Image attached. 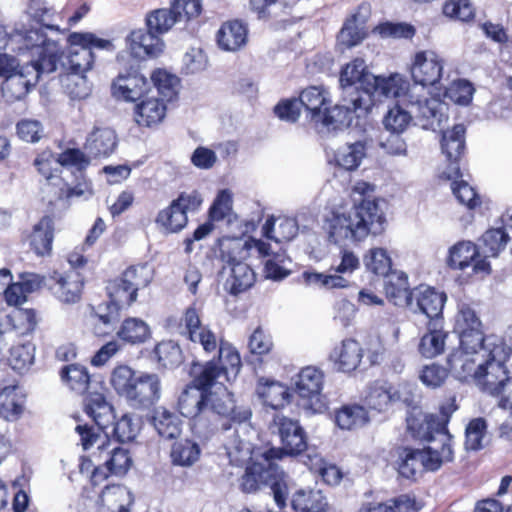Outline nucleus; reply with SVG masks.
<instances>
[{
  "instance_id": "61",
  "label": "nucleus",
  "mask_w": 512,
  "mask_h": 512,
  "mask_svg": "<svg viewBox=\"0 0 512 512\" xmlns=\"http://www.w3.org/2000/svg\"><path fill=\"white\" fill-rule=\"evenodd\" d=\"M272 337L261 326H258L250 335L248 348L256 360L263 361V357L269 355L273 349Z\"/></svg>"
},
{
  "instance_id": "36",
  "label": "nucleus",
  "mask_w": 512,
  "mask_h": 512,
  "mask_svg": "<svg viewBox=\"0 0 512 512\" xmlns=\"http://www.w3.org/2000/svg\"><path fill=\"white\" fill-rule=\"evenodd\" d=\"M256 392L263 403L274 410L285 407L292 398L288 386L279 381L264 378L259 379Z\"/></svg>"
},
{
  "instance_id": "50",
  "label": "nucleus",
  "mask_w": 512,
  "mask_h": 512,
  "mask_svg": "<svg viewBox=\"0 0 512 512\" xmlns=\"http://www.w3.org/2000/svg\"><path fill=\"white\" fill-rule=\"evenodd\" d=\"M368 421V411L358 404L344 405L335 413V422L343 430L362 427Z\"/></svg>"
},
{
  "instance_id": "46",
  "label": "nucleus",
  "mask_w": 512,
  "mask_h": 512,
  "mask_svg": "<svg viewBox=\"0 0 512 512\" xmlns=\"http://www.w3.org/2000/svg\"><path fill=\"white\" fill-rule=\"evenodd\" d=\"M367 8L365 4H360L356 11L352 13L343 23L339 32L338 39L341 45L346 48H352L359 45L366 37L367 32L363 27H359V16L362 9Z\"/></svg>"
},
{
  "instance_id": "39",
  "label": "nucleus",
  "mask_w": 512,
  "mask_h": 512,
  "mask_svg": "<svg viewBox=\"0 0 512 512\" xmlns=\"http://www.w3.org/2000/svg\"><path fill=\"white\" fill-rule=\"evenodd\" d=\"M117 146V136L110 128H95L88 136L84 148L94 158L108 157Z\"/></svg>"
},
{
  "instance_id": "57",
  "label": "nucleus",
  "mask_w": 512,
  "mask_h": 512,
  "mask_svg": "<svg viewBox=\"0 0 512 512\" xmlns=\"http://www.w3.org/2000/svg\"><path fill=\"white\" fill-rule=\"evenodd\" d=\"M365 155V146L361 142L348 144L335 152L334 158L337 165L347 171L358 168Z\"/></svg>"
},
{
  "instance_id": "60",
  "label": "nucleus",
  "mask_w": 512,
  "mask_h": 512,
  "mask_svg": "<svg viewBox=\"0 0 512 512\" xmlns=\"http://www.w3.org/2000/svg\"><path fill=\"white\" fill-rule=\"evenodd\" d=\"M374 32L379 34L382 38L391 39H412L416 34V29L412 24L406 22H390L385 21L379 23Z\"/></svg>"
},
{
  "instance_id": "48",
  "label": "nucleus",
  "mask_w": 512,
  "mask_h": 512,
  "mask_svg": "<svg viewBox=\"0 0 512 512\" xmlns=\"http://www.w3.org/2000/svg\"><path fill=\"white\" fill-rule=\"evenodd\" d=\"M375 93L386 98H397L404 93L403 81L396 75L387 78L374 76L364 98V107L368 108L367 103L372 101Z\"/></svg>"
},
{
  "instance_id": "7",
  "label": "nucleus",
  "mask_w": 512,
  "mask_h": 512,
  "mask_svg": "<svg viewBox=\"0 0 512 512\" xmlns=\"http://www.w3.org/2000/svg\"><path fill=\"white\" fill-rule=\"evenodd\" d=\"M110 384L118 396L138 409L149 408L160 398L161 383L158 375L137 372L126 364L113 368Z\"/></svg>"
},
{
  "instance_id": "38",
  "label": "nucleus",
  "mask_w": 512,
  "mask_h": 512,
  "mask_svg": "<svg viewBox=\"0 0 512 512\" xmlns=\"http://www.w3.org/2000/svg\"><path fill=\"white\" fill-rule=\"evenodd\" d=\"M398 398V393L392 386H387L385 383L375 381L369 385L363 403L367 411L383 413L386 412Z\"/></svg>"
},
{
  "instance_id": "29",
  "label": "nucleus",
  "mask_w": 512,
  "mask_h": 512,
  "mask_svg": "<svg viewBox=\"0 0 512 512\" xmlns=\"http://www.w3.org/2000/svg\"><path fill=\"white\" fill-rule=\"evenodd\" d=\"M134 498L124 485H107L96 501L98 512H130Z\"/></svg>"
},
{
  "instance_id": "13",
  "label": "nucleus",
  "mask_w": 512,
  "mask_h": 512,
  "mask_svg": "<svg viewBox=\"0 0 512 512\" xmlns=\"http://www.w3.org/2000/svg\"><path fill=\"white\" fill-rule=\"evenodd\" d=\"M38 173L44 178L45 186L56 200H70L73 197H81L84 190L80 185L71 187L62 177L63 170L59 169L54 161V154L50 150L39 153L33 162Z\"/></svg>"
},
{
  "instance_id": "43",
  "label": "nucleus",
  "mask_w": 512,
  "mask_h": 512,
  "mask_svg": "<svg viewBox=\"0 0 512 512\" xmlns=\"http://www.w3.org/2000/svg\"><path fill=\"white\" fill-rule=\"evenodd\" d=\"M152 425L159 436L167 440L176 439L182 431V421L180 418L164 407L154 410Z\"/></svg>"
},
{
  "instance_id": "33",
  "label": "nucleus",
  "mask_w": 512,
  "mask_h": 512,
  "mask_svg": "<svg viewBox=\"0 0 512 512\" xmlns=\"http://www.w3.org/2000/svg\"><path fill=\"white\" fill-rule=\"evenodd\" d=\"M223 247L229 251V258L233 261L236 258H247L250 256V252L255 250L259 258H266L272 256L274 253L271 251L270 243L263 241L262 239H256L249 236L244 242L239 238L226 237L221 240Z\"/></svg>"
},
{
  "instance_id": "2",
  "label": "nucleus",
  "mask_w": 512,
  "mask_h": 512,
  "mask_svg": "<svg viewBox=\"0 0 512 512\" xmlns=\"http://www.w3.org/2000/svg\"><path fill=\"white\" fill-rule=\"evenodd\" d=\"M354 194L361 198L355 199L349 212L332 211L323 221L322 229L330 244L345 246L348 242L360 243L370 234L378 235L384 231L385 213L376 198H370L374 185L366 181H358L352 188Z\"/></svg>"
},
{
  "instance_id": "16",
  "label": "nucleus",
  "mask_w": 512,
  "mask_h": 512,
  "mask_svg": "<svg viewBox=\"0 0 512 512\" xmlns=\"http://www.w3.org/2000/svg\"><path fill=\"white\" fill-rule=\"evenodd\" d=\"M150 90L147 78L137 68L130 67L124 73H119L111 84L113 97L125 102L137 103Z\"/></svg>"
},
{
  "instance_id": "51",
  "label": "nucleus",
  "mask_w": 512,
  "mask_h": 512,
  "mask_svg": "<svg viewBox=\"0 0 512 512\" xmlns=\"http://www.w3.org/2000/svg\"><path fill=\"white\" fill-rule=\"evenodd\" d=\"M153 353L158 364L166 369L177 368L184 361L180 345L173 340H163L157 343L153 349Z\"/></svg>"
},
{
  "instance_id": "42",
  "label": "nucleus",
  "mask_w": 512,
  "mask_h": 512,
  "mask_svg": "<svg viewBox=\"0 0 512 512\" xmlns=\"http://www.w3.org/2000/svg\"><path fill=\"white\" fill-rule=\"evenodd\" d=\"M305 465L318 480L326 485L336 486L343 479V473L336 464L327 462L318 455H307Z\"/></svg>"
},
{
  "instance_id": "14",
  "label": "nucleus",
  "mask_w": 512,
  "mask_h": 512,
  "mask_svg": "<svg viewBox=\"0 0 512 512\" xmlns=\"http://www.w3.org/2000/svg\"><path fill=\"white\" fill-rule=\"evenodd\" d=\"M459 409L455 394L450 395L444 402L439 405V414H429L426 416L427 431L418 435V437L427 442L435 440L436 436L440 437L443 445V456L447 462L453 460L454 453L452 449V435L449 433L448 424L454 412Z\"/></svg>"
},
{
  "instance_id": "59",
  "label": "nucleus",
  "mask_w": 512,
  "mask_h": 512,
  "mask_svg": "<svg viewBox=\"0 0 512 512\" xmlns=\"http://www.w3.org/2000/svg\"><path fill=\"white\" fill-rule=\"evenodd\" d=\"M453 179L451 189L457 201L469 210L480 207L482 199L476 190L464 180H457L458 178Z\"/></svg>"
},
{
  "instance_id": "18",
  "label": "nucleus",
  "mask_w": 512,
  "mask_h": 512,
  "mask_svg": "<svg viewBox=\"0 0 512 512\" xmlns=\"http://www.w3.org/2000/svg\"><path fill=\"white\" fill-rule=\"evenodd\" d=\"M324 381L325 374L321 369L305 366L293 378L292 388L304 406L313 408L315 403L320 402Z\"/></svg>"
},
{
  "instance_id": "3",
  "label": "nucleus",
  "mask_w": 512,
  "mask_h": 512,
  "mask_svg": "<svg viewBox=\"0 0 512 512\" xmlns=\"http://www.w3.org/2000/svg\"><path fill=\"white\" fill-rule=\"evenodd\" d=\"M24 42L27 49H35L37 59L21 65L4 79L1 89L11 100L24 98L36 86L41 74L56 71L63 56L59 43L49 39L39 29L28 30Z\"/></svg>"
},
{
  "instance_id": "1",
  "label": "nucleus",
  "mask_w": 512,
  "mask_h": 512,
  "mask_svg": "<svg viewBox=\"0 0 512 512\" xmlns=\"http://www.w3.org/2000/svg\"><path fill=\"white\" fill-rule=\"evenodd\" d=\"M165 328L172 333L194 344H199L206 353H213L218 349L217 359L213 358L199 365V371L195 373L191 380V388L208 394L212 400L229 403V413L251 412L236 405L233 394L225 390L218 394L212 391V387L223 377L226 381L235 378L241 369V357L239 352L229 344L220 343L216 334L208 325L202 322L201 310L194 304L184 309L182 315L169 316L165 320Z\"/></svg>"
},
{
  "instance_id": "53",
  "label": "nucleus",
  "mask_w": 512,
  "mask_h": 512,
  "mask_svg": "<svg viewBox=\"0 0 512 512\" xmlns=\"http://www.w3.org/2000/svg\"><path fill=\"white\" fill-rule=\"evenodd\" d=\"M151 81L158 93L167 102L177 98L180 79L176 75L169 73L165 69L158 68L152 72Z\"/></svg>"
},
{
  "instance_id": "40",
  "label": "nucleus",
  "mask_w": 512,
  "mask_h": 512,
  "mask_svg": "<svg viewBox=\"0 0 512 512\" xmlns=\"http://www.w3.org/2000/svg\"><path fill=\"white\" fill-rule=\"evenodd\" d=\"M417 119L420 126L425 130L440 129L447 116L443 113L442 109L444 104L438 98H425L417 100Z\"/></svg>"
},
{
  "instance_id": "30",
  "label": "nucleus",
  "mask_w": 512,
  "mask_h": 512,
  "mask_svg": "<svg viewBox=\"0 0 512 512\" xmlns=\"http://www.w3.org/2000/svg\"><path fill=\"white\" fill-rule=\"evenodd\" d=\"M277 466L274 461H266V464L257 461L249 463L239 479L240 490L246 494L258 492L263 486L268 485Z\"/></svg>"
},
{
  "instance_id": "23",
  "label": "nucleus",
  "mask_w": 512,
  "mask_h": 512,
  "mask_svg": "<svg viewBox=\"0 0 512 512\" xmlns=\"http://www.w3.org/2000/svg\"><path fill=\"white\" fill-rule=\"evenodd\" d=\"M84 411L92 419L98 431L109 439V428H112L116 415L113 406L102 393H88L84 399Z\"/></svg>"
},
{
  "instance_id": "37",
  "label": "nucleus",
  "mask_w": 512,
  "mask_h": 512,
  "mask_svg": "<svg viewBox=\"0 0 512 512\" xmlns=\"http://www.w3.org/2000/svg\"><path fill=\"white\" fill-rule=\"evenodd\" d=\"M248 30L239 20L224 22L217 32L216 39L224 51H237L247 42Z\"/></svg>"
},
{
  "instance_id": "34",
  "label": "nucleus",
  "mask_w": 512,
  "mask_h": 512,
  "mask_svg": "<svg viewBox=\"0 0 512 512\" xmlns=\"http://www.w3.org/2000/svg\"><path fill=\"white\" fill-rule=\"evenodd\" d=\"M384 285L387 300L398 307L411 305L413 289L409 287L408 276L402 271H392Z\"/></svg>"
},
{
  "instance_id": "25",
  "label": "nucleus",
  "mask_w": 512,
  "mask_h": 512,
  "mask_svg": "<svg viewBox=\"0 0 512 512\" xmlns=\"http://www.w3.org/2000/svg\"><path fill=\"white\" fill-rule=\"evenodd\" d=\"M167 104L163 98L143 97L133 108V120L140 128H156L165 119Z\"/></svg>"
},
{
  "instance_id": "17",
  "label": "nucleus",
  "mask_w": 512,
  "mask_h": 512,
  "mask_svg": "<svg viewBox=\"0 0 512 512\" xmlns=\"http://www.w3.org/2000/svg\"><path fill=\"white\" fill-rule=\"evenodd\" d=\"M443 66V59L434 51L422 50L415 53L410 74L413 81L423 87L436 86L442 78Z\"/></svg>"
},
{
  "instance_id": "44",
  "label": "nucleus",
  "mask_w": 512,
  "mask_h": 512,
  "mask_svg": "<svg viewBox=\"0 0 512 512\" xmlns=\"http://www.w3.org/2000/svg\"><path fill=\"white\" fill-rule=\"evenodd\" d=\"M296 512H327L329 504L320 490H298L291 501Z\"/></svg>"
},
{
  "instance_id": "55",
  "label": "nucleus",
  "mask_w": 512,
  "mask_h": 512,
  "mask_svg": "<svg viewBox=\"0 0 512 512\" xmlns=\"http://www.w3.org/2000/svg\"><path fill=\"white\" fill-rule=\"evenodd\" d=\"M363 261L367 271L375 275L386 277L393 271L391 257L384 248L369 249Z\"/></svg>"
},
{
  "instance_id": "41",
  "label": "nucleus",
  "mask_w": 512,
  "mask_h": 512,
  "mask_svg": "<svg viewBox=\"0 0 512 512\" xmlns=\"http://www.w3.org/2000/svg\"><path fill=\"white\" fill-rule=\"evenodd\" d=\"M116 336L124 344L139 345L145 343L151 337V330L142 319L128 317L121 323Z\"/></svg>"
},
{
  "instance_id": "11",
  "label": "nucleus",
  "mask_w": 512,
  "mask_h": 512,
  "mask_svg": "<svg viewBox=\"0 0 512 512\" xmlns=\"http://www.w3.org/2000/svg\"><path fill=\"white\" fill-rule=\"evenodd\" d=\"M202 202V196L197 190L183 191L158 212L155 224L167 234L178 233L187 226L188 213L197 211Z\"/></svg>"
},
{
  "instance_id": "20",
  "label": "nucleus",
  "mask_w": 512,
  "mask_h": 512,
  "mask_svg": "<svg viewBox=\"0 0 512 512\" xmlns=\"http://www.w3.org/2000/svg\"><path fill=\"white\" fill-rule=\"evenodd\" d=\"M447 296L444 292L434 287L420 285L413 288L411 305H408L413 313L425 315L429 322H438L442 318L443 308Z\"/></svg>"
},
{
  "instance_id": "32",
  "label": "nucleus",
  "mask_w": 512,
  "mask_h": 512,
  "mask_svg": "<svg viewBox=\"0 0 512 512\" xmlns=\"http://www.w3.org/2000/svg\"><path fill=\"white\" fill-rule=\"evenodd\" d=\"M506 362L494 364L492 369L495 373L484 391L492 396L497 397L498 406L512 412V377L508 376V370L505 366Z\"/></svg>"
},
{
  "instance_id": "45",
  "label": "nucleus",
  "mask_w": 512,
  "mask_h": 512,
  "mask_svg": "<svg viewBox=\"0 0 512 512\" xmlns=\"http://www.w3.org/2000/svg\"><path fill=\"white\" fill-rule=\"evenodd\" d=\"M24 409V395L17 384L0 390V414L7 420L17 419Z\"/></svg>"
},
{
  "instance_id": "56",
  "label": "nucleus",
  "mask_w": 512,
  "mask_h": 512,
  "mask_svg": "<svg viewBox=\"0 0 512 512\" xmlns=\"http://www.w3.org/2000/svg\"><path fill=\"white\" fill-rule=\"evenodd\" d=\"M459 340H460V351L472 352V354H480L486 355L489 349L492 348L493 343L486 344V341L489 338H486L484 335L483 328H478L475 330H469L463 332H458Z\"/></svg>"
},
{
  "instance_id": "10",
  "label": "nucleus",
  "mask_w": 512,
  "mask_h": 512,
  "mask_svg": "<svg viewBox=\"0 0 512 512\" xmlns=\"http://www.w3.org/2000/svg\"><path fill=\"white\" fill-rule=\"evenodd\" d=\"M279 437L280 446L265 450V461L282 460L285 457H297L308 448V436L298 420L286 416H275L273 420Z\"/></svg>"
},
{
  "instance_id": "6",
  "label": "nucleus",
  "mask_w": 512,
  "mask_h": 512,
  "mask_svg": "<svg viewBox=\"0 0 512 512\" xmlns=\"http://www.w3.org/2000/svg\"><path fill=\"white\" fill-rule=\"evenodd\" d=\"M298 100L313 122L332 129L349 127L354 114L363 107V99L359 94L350 98V105L332 106L331 94L323 85L306 87L300 92Z\"/></svg>"
},
{
  "instance_id": "49",
  "label": "nucleus",
  "mask_w": 512,
  "mask_h": 512,
  "mask_svg": "<svg viewBox=\"0 0 512 512\" xmlns=\"http://www.w3.org/2000/svg\"><path fill=\"white\" fill-rule=\"evenodd\" d=\"M59 375L62 382L77 394L84 395L88 392L91 377L85 366L65 365L61 368Z\"/></svg>"
},
{
  "instance_id": "5",
  "label": "nucleus",
  "mask_w": 512,
  "mask_h": 512,
  "mask_svg": "<svg viewBox=\"0 0 512 512\" xmlns=\"http://www.w3.org/2000/svg\"><path fill=\"white\" fill-rule=\"evenodd\" d=\"M154 277V270L148 263L128 266L119 277L107 286L109 301L100 304L95 317L104 325L119 320L123 308L130 307L138 297V291L148 287Z\"/></svg>"
},
{
  "instance_id": "12",
  "label": "nucleus",
  "mask_w": 512,
  "mask_h": 512,
  "mask_svg": "<svg viewBox=\"0 0 512 512\" xmlns=\"http://www.w3.org/2000/svg\"><path fill=\"white\" fill-rule=\"evenodd\" d=\"M69 54L67 56V70L85 74L94 63V49L112 50V42L97 37L91 32H73L69 35Z\"/></svg>"
},
{
  "instance_id": "21",
  "label": "nucleus",
  "mask_w": 512,
  "mask_h": 512,
  "mask_svg": "<svg viewBox=\"0 0 512 512\" xmlns=\"http://www.w3.org/2000/svg\"><path fill=\"white\" fill-rule=\"evenodd\" d=\"M196 10L187 7L180 1L176 6V0L170 1V8H160L151 11L146 16V26L158 36L168 32L176 22L183 18L186 20L195 18Z\"/></svg>"
},
{
  "instance_id": "15",
  "label": "nucleus",
  "mask_w": 512,
  "mask_h": 512,
  "mask_svg": "<svg viewBox=\"0 0 512 512\" xmlns=\"http://www.w3.org/2000/svg\"><path fill=\"white\" fill-rule=\"evenodd\" d=\"M84 277L73 269H54L47 274V288L60 302L75 304L82 298Z\"/></svg>"
},
{
  "instance_id": "58",
  "label": "nucleus",
  "mask_w": 512,
  "mask_h": 512,
  "mask_svg": "<svg viewBox=\"0 0 512 512\" xmlns=\"http://www.w3.org/2000/svg\"><path fill=\"white\" fill-rule=\"evenodd\" d=\"M61 85L71 99H85L89 95L88 81L83 73L69 71L61 76Z\"/></svg>"
},
{
  "instance_id": "9",
  "label": "nucleus",
  "mask_w": 512,
  "mask_h": 512,
  "mask_svg": "<svg viewBox=\"0 0 512 512\" xmlns=\"http://www.w3.org/2000/svg\"><path fill=\"white\" fill-rule=\"evenodd\" d=\"M395 468L398 474L407 480L416 481L426 471H437L447 459L440 450L431 447L422 449L399 446L395 449Z\"/></svg>"
},
{
  "instance_id": "63",
  "label": "nucleus",
  "mask_w": 512,
  "mask_h": 512,
  "mask_svg": "<svg viewBox=\"0 0 512 512\" xmlns=\"http://www.w3.org/2000/svg\"><path fill=\"white\" fill-rule=\"evenodd\" d=\"M138 431V423L134 421L131 415L124 414L114 421L109 435H112L117 442L124 443L134 440Z\"/></svg>"
},
{
  "instance_id": "47",
  "label": "nucleus",
  "mask_w": 512,
  "mask_h": 512,
  "mask_svg": "<svg viewBox=\"0 0 512 512\" xmlns=\"http://www.w3.org/2000/svg\"><path fill=\"white\" fill-rule=\"evenodd\" d=\"M478 256L479 250L477 245L471 241H460L449 249L446 263L453 270H464Z\"/></svg>"
},
{
  "instance_id": "52",
  "label": "nucleus",
  "mask_w": 512,
  "mask_h": 512,
  "mask_svg": "<svg viewBox=\"0 0 512 512\" xmlns=\"http://www.w3.org/2000/svg\"><path fill=\"white\" fill-rule=\"evenodd\" d=\"M200 454L201 449L196 442L183 439L173 443L170 458L174 465L188 467L198 461Z\"/></svg>"
},
{
  "instance_id": "4",
  "label": "nucleus",
  "mask_w": 512,
  "mask_h": 512,
  "mask_svg": "<svg viewBox=\"0 0 512 512\" xmlns=\"http://www.w3.org/2000/svg\"><path fill=\"white\" fill-rule=\"evenodd\" d=\"M227 405L191 389H185L178 398L180 414L191 419L193 427L206 436L224 433L250 419L251 412L229 413Z\"/></svg>"
},
{
  "instance_id": "28",
  "label": "nucleus",
  "mask_w": 512,
  "mask_h": 512,
  "mask_svg": "<svg viewBox=\"0 0 512 512\" xmlns=\"http://www.w3.org/2000/svg\"><path fill=\"white\" fill-rule=\"evenodd\" d=\"M110 439H105L98 445V452L93 454V457L101 461L105 456L104 464L106 468L114 475L123 476L131 468L133 464L130 451L120 446H113Z\"/></svg>"
},
{
  "instance_id": "31",
  "label": "nucleus",
  "mask_w": 512,
  "mask_h": 512,
  "mask_svg": "<svg viewBox=\"0 0 512 512\" xmlns=\"http://www.w3.org/2000/svg\"><path fill=\"white\" fill-rule=\"evenodd\" d=\"M363 352V348L358 341L347 338L333 349L330 354V360L338 371L351 373L359 367L363 358Z\"/></svg>"
},
{
  "instance_id": "62",
  "label": "nucleus",
  "mask_w": 512,
  "mask_h": 512,
  "mask_svg": "<svg viewBox=\"0 0 512 512\" xmlns=\"http://www.w3.org/2000/svg\"><path fill=\"white\" fill-rule=\"evenodd\" d=\"M510 237L504 227L490 228L482 235L484 252L496 257L505 249Z\"/></svg>"
},
{
  "instance_id": "8",
  "label": "nucleus",
  "mask_w": 512,
  "mask_h": 512,
  "mask_svg": "<svg viewBox=\"0 0 512 512\" xmlns=\"http://www.w3.org/2000/svg\"><path fill=\"white\" fill-rule=\"evenodd\" d=\"M512 356L511 348L504 341L493 342L492 348L486 355L472 354V352L458 351L450 355L448 364L459 379L467 381L474 380L486 389L489 379L495 373L492 369L494 364L507 362Z\"/></svg>"
},
{
  "instance_id": "64",
  "label": "nucleus",
  "mask_w": 512,
  "mask_h": 512,
  "mask_svg": "<svg viewBox=\"0 0 512 512\" xmlns=\"http://www.w3.org/2000/svg\"><path fill=\"white\" fill-rule=\"evenodd\" d=\"M475 88L466 79L453 81L444 93V96L458 105H469L473 99Z\"/></svg>"
},
{
  "instance_id": "24",
  "label": "nucleus",
  "mask_w": 512,
  "mask_h": 512,
  "mask_svg": "<svg viewBox=\"0 0 512 512\" xmlns=\"http://www.w3.org/2000/svg\"><path fill=\"white\" fill-rule=\"evenodd\" d=\"M126 41L131 55L139 60L158 57L164 47L162 39L148 28L131 31Z\"/></svg>"
},
{
  "instance_id": "26",
  "label": "nucleus",
  "mask_w": 512,
  "mask_h": 512,
  "mask_svg": "<svg viewBox=\"0 0 512 512\" xmlns=\"http://www.w3.org/2000/svg\"><path fill=\"white\" fill-rule=\"evenodd\" d=\"M54 235V216L44 215L33 225L32 230L26 235L25 241L37 256H50L53 249Z\"/></svg>"
},
{
  "instance_id": "35",
  "label": "nucleus",
  "mask_w": 512,
  "mask_h": 512,
  "mask_svg": "<svg viewBox=\"0 0 512 512\" xmlns=\"http://www.w3.org/2000/svg\"><path fill=\"white\" fill-rule=\"evenodd\" d=\"M448 332L438 322H428L427 331L420 337L417 350L425 359H434L445 352Z\"/></svg>"
},
{
  "instance_id": "54",
  "label": "nucleus",
  "mask_w": 512,
  "mask_h": 512,
  "mask_svg": "<svg viewBox=\"0 0 512 512\" xmlns=\"http://www.w3.org/2000/svg\"><path fill=\"white\" fill-rule=\"evenodd\" d=\"M449 376L450 369L435 362L423 365L418 373L420 382L431 390L443 387Z\"/></svg>"
},
{
  "instance_id": "27",
  "label": "nucleus",
  "mask_w": 512,
  "mask_h": 512,
  "mask_svg": "<svg viewBox=\"0 0 512 512\" xmlns=\"http://www.w3.org/2000/svg\"><path fill=\"white\" fill-rule=\"evenodd\" d=\"M373 79L374 75L368 70L365 61L362 58H355L341 69L339 81L343 88L359 84L360 87L355 89L353 97L361 95L364 103L365 95ZM361 110L366 111L367 107L363 106Z\"/></svg>"
},
{
  "instance_id": "19",
  "label": "nucleus",
  "mask_w": 512,
  "mask_h": 512,
  "mask_svg": "<svg viewBox=\"0 0 512 512\" xmlns=\"http://www.w3.org/2000/svg\"><path fill=\"white\" fill-rule=\"evenodd\" d=\"M466 128L463 124H455L452 129L443 131L441 150L451 165V172H443L441 177L447 180L461 178L462 172L459 161L464 156Z\"/></svg>"
},
{
  "instance_id": "22",
  "label": "nucleus",
  "mask_w": 512,
  "mask_h": 512,
  "mask_svg": "<svg viewBox=\"0 0 512 512\" xmlns=\"http://www.w3.org/2000/svg\"><path fill=\"white\" fill-rule=\"evenodd\" d=\"M229 254L227 248L220 243V258L231 267V275L226 281V287L229 294L237 296L254 285L256 276L253 269L243 262L245 258H236L232 261Z\"/></svg>"
}]
</instances>
